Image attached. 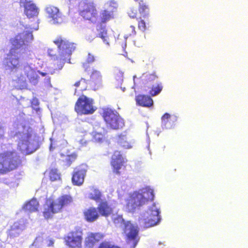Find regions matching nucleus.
<instances>
[{"label":"nucleus","mask_w":248,"mask_h":248,"mask_svg":"<svg viewBox=\"0 0 248 248\" xmlns=\"http://www.w3.org/2000/svg\"><path fill=\"white\" fill-rule=\"evenodd\" d=\"M19 59L17 56L11 54L8 56L5 61L6 70L15 74L16 77V79L13 80L16 83L15 87L21 90L26 89L27 87V78L31 84L36 85L39 77L35 68L28 63L20 64Z\"/></svg>","instance_id":"1"},{"label":"nucleus","mask_w":248,"mask_h":248,"mask_svg":"<svg viewBox=\"0 0 248 248\" xmlns=\"http://www.w3.org/2000/svg\"><path fill=\"white\" fill-rule=\"evenodd\" d=\"M9 134L15 139L17 149L23 154H31L38 148L35 133L28 125L15 123L10 128Z\"/></svg>","instance_id":"2"},{"label":"nucleus","mask_w":248,"mask_h":248,"mask_svg":"<svg viewBox=\"0 0 248 248\" xmlns=\"http://www.w3.org/2000/svg\"><path fill=\"white\" fill-rule=\"evenodd\" d=\"M20 25L24 28V31L16 35L13 42V46L16 48V53H20V57L22 59L27 60L31 59V53L29 49L28 46H26L25 42H30L33 40V36L32 32L33 30L36 31L39 28L38 23L35 25L23 24V22Z\"/></svg>","instance_id":"3"},{"label":"nucleus","mask_w":248,"mask_h":248,"mask_svg":"<svg viewBox=\"0 0 248 248\" xmlns=\"http://www.w3.org/2000/svg\"><path fill=\"white\" fill-rule=\"evenodd\" d=\"M54 42L58 46V55H56L53 50L50 49L48 50V53L54 60L59 61L58 67L59 70H61L66 62L71 63L70 57L76 46L74 44L62 38L57 39Z\"/></svg>","instance_id":"4"},{"label":"nucleus","mask_w":248,"mask_h":248,"mask_svg":"<svg viewBox=\"0 0 248 248\" xmlns=\"http://www.w3.org/2000/svg\"><path fill=\"white\" fill-rule=\"evenodd\" d=\"M20 163L19 156L15 152L0 154V173L4 174L16 169Z\"/></svg>","instance_id":"5"},{"label":"nucleus","mask_w":248,"mask_h":248,"mask_svg":"<svg viewBox=\"0 0 248 248\" xmlns=\"http://www.w3.org/2000/svg\"><path fill=\"white\" fill-rule=\"evenodd\" d=\"M72 201L71 196L68 195L62 196L55 202L51 199L47 200L44 205L43 213L44 217H50L52 214L58 212L63 206L69 204Z\"/></svg>","instance_id":"6"},{"label":"nucleus","mask_w":248,"mask_h":248,"mask_svg":"<svg viewBox=\"0 0 248 248\" xmlns=\"http://www.w3.org/2000/svg\"><path fill=\"white\" fill-rule=\"evenodd\" d=\"M71 4H76V1L79 4L80 15L85 19L90 20L92 22L96 21L97 11L90 1L84 0H69Z\"/></svg>","instance_id":"7"},{"label":"nucleus","mask_w":248,"mask_h":248,"mask_svg":"<svg viewBox=\"0 0 248 248\" xmlns=\"http://www.w3.org/2000/svg\"><path fill=\"white\" fill-rule=\"evenodd\" d=\"M139 232V228L137 225L131 223L129 221L125 222V248H135L140 239Z\"/></svg>","instance_id":"8"},{"label":"nucleus","mask_w":248,"mask_h":248,"mask_svg":"<svg viewBox=\"0 0 248 248\" xmlns=\"http://www.w3.org/2000/svg\"><path fill=\"white\" fill-rule=\"evenodd\" d=\"M101 22L97 26V31L96 36L101 38L104 43L109 46L108 37L106 29L105 23L113 18V14L108 10H104L101 13Z\"/></svg>","instance_id":"9"},{"label":"nucleus","mask_w":248,"mask_h":248,"mask_svg":"<svg viewBox=\"0 0 248 248\" xmlns=\"http://www.w3.org/2000/svg\"><path fill=\"white\" fill-rule=\"evenodd\" d=\"M103 117L107 124L112 129H119L124 125L123 121L120 117L118 113L111 108H107L104 109Z\"/></svg>","instance_id":"10"},{"label":"nucleus","mask_w":248,"mask_h":248,"mask_svg":"<svg viewBox=\"0 0 248 248\" xmlns=\"http://www.w3.org/2000/svg\"><path fill=\"white\" fill-rule=\"evenodd\" d=\"M96 109V108L93 106V100L84 95L78 98L75 106V110L81 114H92Z\"/></svg>","instance_id":"11"},{"label":"nucleus","mask_w":248,"mask_h":248,"mask_svg":"<svg viewBox=\"0 0 248 248\" xmlns=\"http://www.w3.org/2000/svg\"><path fill=\"white\" fill-rule=\"evenodd\" d=\"M75 230L68 233L65 237L66 245L71 248H81L82 230L79 227L76 228Z\"/></svg>","instance_id":"12"},{"label":"nucleus","mask_w":248,"mask_h":248,"mask_svg":"<svg viewBox=\"0 0 248 248\" xmlns=\"http://www.w3.org/2000/svg\"><path fill=\"white\" fill-rule=\"evenodd\" d=\"M87 166L82 165L74 169L72 178V183L77 186H81L84 182L86 174Z\"/></svg>","instance_id":"13"},{"label":"nucleus","mask_w":248,"mask_h":248,"mask_svg":"<svg viewBox=\"0 0 248 248\" xmlns=\"http://www.w3.org/2000/svg\"><path fill=\"white\" fill-rule=\"evenodd\" d=\"M47 17L50 18L49 22L52 24H58L63 22V18L59 9L53 6H48L46 8Z\"/></svg>","instance_id":"14"},{"label":"nucleus","mask_w":248,"mask_h":248,"mask_svg":"<svg viewBox=\"0 0 248 248\" xmlns=\"http://www.w3.org/2000/svg\"><path fill=\"white\" fill-rule=\"evenodd\" d=\"M124 158L123 154L120 151H115L112 156L111 165L116 173L119 174V170L123 166Z\"/></svg>","instance_id":"15"},{"label":"nucleus","mask_w":248,"mask_h":248,"mask_svg":"<svg viewBox=\"0 0 248 248\" xmlns=\"http://www.w3.org/2000/svg\"><path fill=\"white\" fill-rule=\"evenodd\" d=\"M93 129L92 133L93 140L94 142L102 143L105 140V129L98 124L93 126Z\"/></svg>","instance_id":"16"},{"label":"nucleus","mask_w":248,"mask_h":248,"mask_svg":"<svg viewBox=\"0 0 248 248\" xmlns=\"http://www.w3.org/2000/svg\"><path fill=\"white\" fill-rule=\"evenodd\" d=\"M25 228L24 220L23 218H21L18 221L15 222L11 226L10 234L14 237L17 236Z\"/></svg>","instance_id":"17"},{"label":"nucleus","mask_w":248,"mask_h":248,"mask_svg":"<svg viewBox=\"0 0 248 248\" xmlns=\"http://www.w3.org/2000/svg\"><path fill=\"white\" fill-rule=\"evenodd\" d=\"M39 202L36 199H32L26 202L23 206L22 210L28 214L36 212L39 207Z\"/></svg>","instance_id":"18"},{"label":"nucleus","mask_w":248,"mask_h":248,"mask_svg":"<svg viewBox=\"0 0 248 248\" xmlns=\"http://www.w3.org/2000/svg\"><path fill=\"white\" fill-rule=\"evenodd\" d=\"M91 78V86L94 90H97L101 85V76L100 72L97 71H93Z\"/></svg>","instance_id":"19"},{"label":"nucleus","mask_w":248,"mask_h":248,"mask_svg":"<svg viewBox=\"0 0 248 248\" xmlns=\"http://www.w3.org/2000/svg\"><path fill=\"white\" fill-rule=\"evenodd\" d=\"M24 11L28 18L36 16L38 14V8L35 5L32 3L31 4H28L25 6Z\"/></svg>","instance_id":"20"},{"label":"nucleus","mask_w":248,"mask_h":248,"mask_svg":"<svg viewBox=\"0 0 248 248\" xmlns=\"http://www.w3.org/2000/svg\"><path fill=\"white\" fill-rule=\"evenodd\" d=\"M98 210L100 214L103 216H108L112 211L111 208L106 202H102L100 203Z\"/></svg>","instance_id":"21"},{"label":"nucleus","mask_w":248,"mask_h":248,"mask_svg":"<svg viewBox=\"0 0 248 248\" xmlns=\"http://www.w3.org/2000/svg\"><path fill=\"white\" fill-rule=\"evenodd\" d=\"M161 218H144V227L148 228L157 225L160 221Z\"/></svg>","instance_id":"22"},{"label":"nucleus","mask_w":248,"mask_h":248,"mask_svg":"<svg viewBox=\"0 0 248 248\" xmlns=\"http://www.w3.org/2000/svg\"><path fill=\"white\" fill-rule=\"evenodd\" d=\"M115 78L117 82V88L120 86V88L122 89L123 91H124V88L122 87V85L123 82V72L122 71H120L119 69L117 68L115 70Z\"/></svg>","instance_id":"23"},{"label":"nucleus","mask_w":248,"mask_h":248,"mask_svg":"<svg viewBox=\"0 0 248 248\" xmlns=\"http://www.w3.org/2000/svg\"><path fill=\"white\" fill-rule=\"evenodd\" d=\"M118 7L117 3L114 0H111L106 3L104 5V10H108V12L113 13L116 10Z\"/></svg>","instance_id":"24"},{"label":"nucleus","mask_w":248,"mask_h":248,"mask_svg":"<svg viewBox=\"0 0 248 248\" xmlns=\"http://www.w3.org/2000/svg\"><path fill=\"white\" fill-rule=\"evenodd\" d=\"M85 217H99L98 211L94 207H90L84 211Z\"/></svg>","instance_id":"25"},{"label":"nucleus","mask_w":248,"mask_h":248,"mask_svg":"<svg viewBox=\"0 0 248 248\" xmlns=\"http://www.w3.org/2000/svg\"><path fill=\"white\" fill-rule=\"evenodd\" d=\"M96 242L93 235L90 233L85 239V245L87 248H92Z\"/></svg>","instance_id":"26"},{"label":"nucleus","mask_w":248,"mask_h":248,"mask_svg":"<svg viewBox=\"0 0 248 248\" xmlns=\"http://www.w3.org/2000/svg\"><path fill=\"white\" fill-rule=\"evenodd\" d=\"M100 192L98 189H93L89 194V198L96 201H99L100 199Z\"/></svg>","instance_id":"27"},{"label":"nucleus","mask_w":248,"mask_h":248,"mask_svg":"<svg viewBox=\"0 0 248 248\" xmlns=\"http://www.w3.org/2000/svg\"><path fill=\"white\" fill-rule=\"evenodd\" d=\"M75 86L79 87L80 91L85 90L87 88V83L85 79L81 78L75 84Z\"/></svg>","instance_id":"28"},{"label":"nucleus","mask_w":248,"mask_h":248,"mask_svg":"<svg viewBox=\"0 0 248 248\" xmlns=\"http://www.w3.org/2000/svg\"><path fill=\"white\" fill-rule=\"evenodd\" d=\"M50 179L52 181H56L60 178V175L57 169H52L49 173Z\"/></svg>","instance_id":"29"},{"label":"nucleus","mask_w":248,"mask_h":248,"mask_svg":"<svg viewBox=\"0 0 248 248\" xmlns=\"http://www.w3.org/2000/svg\"><path fill=\"white\" fill-rule=\"evenodd\" d=\"M94 56L91 55L90 53H89L87 58L86 62L83 63V66L85 69V70H86L88 68L89 66L88 64L92 63L94 62Z\"/></svg>","instance_id":"30"},{"label":"nucleus","mask_w":248,"mask_h":248,"mask_svg":"<svg viewBox=\"0 0 248 248\" xmlns=\"http://www.w3.org/2000/svg\"><path fill=\"white\" fill-rule=\"evenodd\" d=\"M63 161H65L68 166H70L73 161H74L77 157L76 154H72L65 156Z\"/></svg>","instance_id":"31"},{"label":"nucleus","mask_w":248,"mask_h":248,"mask_svg":"<svg viewBox=\"0 0 248 248\" xmlns=\"http://www.w3.org/2000/svg\"><path fill=\"white\" fill-rule=\"evenodd\" d=\"M31 108L34 110H35L36 112L37 113L40 110V108L38 107L39 105V101L38 100L34 98L32 99L31 101Z\"/></svg>","instance_id":"32"},{"label":"nucleus","mask_w":248,"mask_h":248,"mask_svg":"<svg viewBox=\"0 0 248 248\" xmlns=\"http://www.w3.org/2000/svg\"><path fill=\"white\" fill-rule=\"evenodd\" d=\"M124 221V218H114L113 220L116 226L122 228L123 230H124V228H123Z\"/></svg>","instance_id":"33"},{"label":"nucleus","mask_w":248,"mask_h":248,"mask_svg":"<svg viewBox=\"0 0 248 248\" xmlns=\"http://www.w3.org/2000/svg\"><path fill=\"white\" fill-rule=\"evenodd\" d=\"M99 248H120L117 246H115L109 242H103L102 243Z\"/></svg>","instance_id":"34"},{"label":"nucleus","mask_w":248,"mask_h":248,"mask_svg":"<svg viewBox=\"0 0 248 248\" xmlns=\"http://www.w3.org/2000/svg\"><path fill=\"white\" fill-rule=\"evenodd\" d=\"M91 233L93 235V237H94V239L96 242L99 241L103 237V235L100 233Z\"/></svg>","instance_id":"35"},{"label":"nucleus","mask_w":248,"mask_h":248,"mask_svg":"<svg viewBox=\"0 0 248 248\" xmlns=\"http://www.w3.org/2000/svg\"><path fill=\"white\" fill-rule=\"evenodd\" d=\"M20 6L24 7L25 8V6L28 4H31L32 3L29 0H20Z\"/></svg>","instance_id":"36"},{"label":"nucleus","mask_w":248,"mask_h":248,"mask_svg":"<svg viewBox=\"0 0 248 248\" xmlns=\"http://www.w3.org/2000/svg\"><path fill=\"white\" fill-rule=\"evenodd\" d=\"M95 37V35L93 33H91V34L86 36V39L91 42Z\"/></svg>","instance_id":"37"},{"label":"nucleus","mask_w":248,"mask_h":248,"mask_svg":"<svg viewBox=\"0 0 248 248\" xmlns=\"http://www.w3.org/2000/svg\"><path fill=\"white\" fill-rule=\"evenodd\" d=\"M97 218H86L88 222H93Z\"/></svg>","instance_id":"38"},{"label":"nucleus","mask_w":248,"mask_h":248,"mask_svg":"<svg viewBox=\"0 0 248 248\" xmlns=\"http://www.w3.org/2000/svg\"><path fill=\"white\" fill-rule=\"evenodd\" d=\"M54 244V241L52 239H50L49 240V243L47 244L48 246H52Z\"/></svg>","instance_id":"39"},{"label":"nucleus","mask_w":248,"mask_h":248,"mask_svg":"<svg viewBox=\"0 0 248 248\" xmlns=\"http://www.w3.org/2000/svg\"><path fill=\"white\" fill-rule=\"evenodd\" d=\"M124 137V135L121 134V135H119V140H123Z\"/></svg>","instance_id":"40"},{"label":"nucleus","mask_w":248,"mask_h":248,"mask_svg":"<svg viewBox=\"0 0 248 248\" xmlns=\"http://www.w3.org/2000/svg\"><path fill=\"white\" fill-rule=\"evenodd\" d=\"M40 74L43 77L46 76V73L45 72H40Z\"/></svg>","instance_id":"41"},{"label":"nucleus","mask_w":248,"mask_h":248,"mask_svg":"<svg viewBox=\"0 0 248 248\" xmlns=\"http://www.w3.org/2000/svg\"><path fill=\"white\" fill-rule=\"evenodd\" d=\"M55 73V70H53V71H50L49 73L51 75L54 74Z\"/></svg>","instance_id":"42"},{"label":"nucleus","mask_w":248,"mask_h":248,"mask_svg":"<svg viewBox=\"0 0 248 248\" xmlns=\"http://www.w3.org/2000/svg\"><path fill=\"white\" fill-rule=\"evenodd\" d=\"M53 149H54V148L53 147V146H52V144H51L50 145V151H52V150H53Z\"/></svg>","instance_id":"43"},{"label":"nucleus","mask_w":248,"mask_h":248,"mask_svg":"<svg viewBox=\"0 0 248 248\" xmlns=\"http://www.w3.org/2000/svg\"><path fill=\"white\" fill-rule=\"evenodd\" d=\"M47 80H48V81H50V78H48Z\"/></svg>","instance_id":"44"},{"label":"nucleus","mask_w":248,"mask_h":248,"mask_svg":"<svg viewBox=\"0 0 248 248\" xmlns=\"http://www.w3.org/2000/svg\"><path fill=\"white\" fill-rule=\"evenodd\" d=\"M77 93V89H75V94H76Z\"/></svg>","instance_id":"45"}]
</instances>
